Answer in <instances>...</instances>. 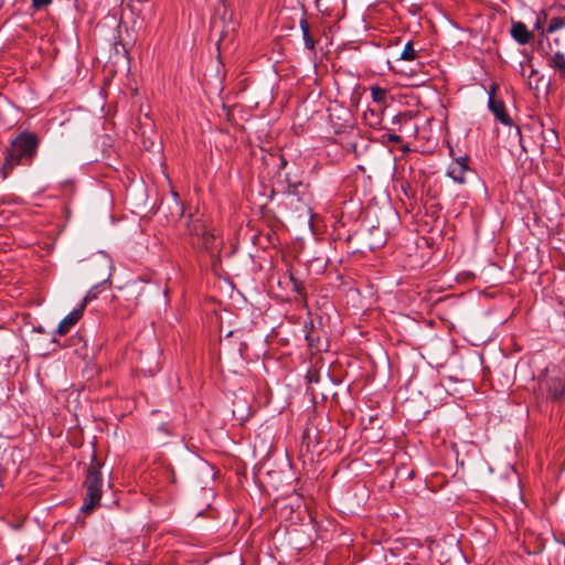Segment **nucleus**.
Masks as SVG:
<instances>
[{
  "instance_id": "f257e3e1",
  "label": "nucleus",
  "mask_w": 565,
  "mask_h": 565,
  "mask_svg": "<svg viewBox=\"0 0 565 565\" xmlns=\"http://www.w3.org/2000/svg\"><path fill=\"white\" fill-rule=\"evenodd\" d=\"M39 143L40 140L34 134L20 132L6 150L4 169L13 170L18 166H31L38 153Z\"/></svg>"
},
{
  "instance_id": "f03ea898",
  "label": "nucleus",
  "mask_w": 565,
  "mask_h": 565,
  "mask_svg": "<svg viewBox=\"0 0 565 565\" xmlns=\"http://www.w3.org/2000/svg\"><path fill=\"white\" fill-rule=\"evenodd\" d=\"M103 462L98 459L96 451L93 452L90 462L86 468V478L83 487L86 490L84 502L81 511L89 514L94 509L99 505L103 494V477L100 469Z\"/></svg>"
},
{
  "instance_id": "7ed1b4c3",
  "label": "nucleus",
  "mask_w": 565,
  "mask_h": 565,
  "mask_svg": "<svg viewBox=\"0 0 565 565\" xmlns=\"http://www.w3.org/2000/svg\"><path fill=\"white\" fill-rule=\"evenodd\" d=\"M540 392L547 401L561 404L565 401V380L561 376H546L539 383Z\"/></svg>"
},
{
  "instance_id": "20e7f679",
  "label": "nucleus",
  "mask_w": 565,
  "mask_h": 565,
  "mask_svg": "<svg viewBox=\"0 0 565 565\" xmlns=\"http://www.w3.org/2000/svg\"><path fill=\"white\" fill-rule=\"evenodd\" d=\"M188 233L193 236H198V244H200L206 250L217 249L220 242L214 233H212L206 226L199 220L192 221L188 225Z\"/></svg>"
},
{
  "instance_id": "39448f33",
  "label": "nucleus",
  "mask_w": 565,
  "mask_h": 565,
  "mask_svg": "<svg viewBox=\"0 0 565 565\" xmlns=\"http://www.w3.org/2000/svg\"><path fill=\"white\" fill-rule=\"evenodd\" d=\"M468 160L469 158L467 156L458 157L455 160H452L447 168V177H449L459 184H465L466 175L467 173L470 172Z\"/></svg>"
},
{
  "instance_id": "423d86ee",
  "label": "nucleus",
  "mask_w": 565,
  "mask_h": 565,
  "mask_svg": "<svg viewBox=\"0 0 565 565\" xmlns=\"http://www.w3.org/2000/svg\"><path fill=\"white\" fill-rule=\"evenodd\" d=\"M85 308L86 301H82L74 310H72L60 321L55 333L60 337L66 335L70 330L82 319Z\"/></svg>"
},
{
  "instance_id": "0eeeda50",
  "label": "nucleus",
  "mask_w": 565,
  "mask_h": 565,
  "mask_svg": "<svg viewBox=\"0 0 565 565\" xmlns=\"http://www.w3.org/2000/svg\"><path fill=\"white\" fill-rule=\"evenodd\" d=\"M90 264L92 266L98 267L102 270V275L98 277L99 282H109L111 259L103 252H99L93 256Z\"/></svg>"
},
{
  "instance_id": "6e6552de",
  "label": "nucleus",
  "mask_w": 565,
  "mask_h": 565,
  "mask_svg": "<svg viewBox=\"0 0 565 565\" xmlns=\"http://www.w3.org/2000/svg\"><path fill=\"white\" fill-rule=\"evenodd\" d=\"M488 106L498 120H500L505 126L511 125V118L505 111L504 104L501 100L494 99L492 94L489 96Z\"/></svg>"
},
{
  "instance_id": "1a4fd4ad",
  "label": "nucleus",
  "mask_w": 565,
  "mask_h": 565,
  "mask_svg": "<svg viewBox=\"0 0 565 565\" xmlns=\"http://www.w3.org/2000/svg\"><path fill=\"white\" fill-rule=\"evenodd\" d=\"M548 66L563 81H565V53L556 51L547 58Z\"/></svg>"
},
{
  "instance_id": "9d476101",
  "label": "nucleus",
  "mask_w": 565,
  "mask_h": 565,
  "mask_svg": "<svg viewBox=\"0 0 565 565\" xmlns=\"http://www.w3.org/2000/svg\"><path fill=\"white\" fill-rule=\"evenodd\" d=\"M511 36L519 44H527L532 38V33L527 30L526 25L522 22H514L511 26Z\"/></svg>"
},
{
  "instance_id": "9b49d317",
  "label": "nucleus",
  "mask_w": 565,
  "mask_h": 565,
  "mask_svg": "<svg viewBox=\"0 0 565 565\" xmlns=\"http://www.w3.org/2000/svg\"><path fill=\"white\" fill-rule=\"evenodd\" d=\"M131 9L138 12L142 20H148L152 17L153 4L150 1L136 0V2L131 4Z\"/></svg>"
},
{
  "instance_id": "f8f14e48",
  "label": "nucleus",
  "mask_w": 565,
  "mask_h": 565,
  "mask_svg": "<svg viewBox=\"0 0 565 565\" xmlns=\"http://www.w3.org/2000/svg\"><path fill=\"white\" fill-rule=\"evenodd\" d=\"M386 94H387L386 89H384L382 87H379V86L371 87V95H372V99L374 103L384 104L386 100Z\"/></svg>"
},
{
  "instance_id": "ddd939ff",
  "label": "nucleus",
  "mask_w": 565,
  "mask_h": 565,
  "mask_svg": "<svg viewBox=\"0 0 565 565\" xmlns=\"http://www.w3.org/2000/svg\"><path fill=\"white\" fill-rule=\"evenodd\" d=\"M416 58V51L412 44V42H407L404 46V50L402 51L399 55V60L404 61H413Z\"/></svg>"
},
{
  "instance_id": "4468645a",
  "label": "nucleus",
  "mask_w": 565,
  "mask_h": 565,
  "mask_svg": "<svg viewBox=\"0 0 565 565\" xmlns=\"http://www.w3.org/2000/svg\"><path fill=\"white\" fill-rule=\"evenodd\" d=\"M564 26H565V19H563V18H553L550 21V23H548L546 32L547 33H554V32L558 31L559 29H562Z\"/></svg>"
},
{
  "instance_id": "2eb2a0df",
  "label": "nucleus",
  "mask_w": 565,
  "mask_h": 565,
  "mask_svg": "<svg viewBox=\"0 0 565 565\" xmlns=\"http://www.w3.org/2000/svg\"><path fill=\"white\" fill-rule=\"evenodd\" d=\"M306 340L308 342V345L310 348H318V344H316V338H315V334H313V330L311 329L310 331L307 332L306 334Z\"/></svg>"
},
{
  "instance_id": "dca6fc26",
  "label": "nucleus",
  "mask_w": 565,
  "mask_h": 565,
  "mask_svg": "<svg viewBox=\"0 0 565 565\" xmlns=\"http://www.w3.org/2000/svg\"><path fill=\"white\" fill-rule=\"evenodd\" d=\"M52 0H32V6L35 10L47 7Z\"/></svg>"
},
{
  "instance_id": "f3484780",
  "label": "nucleus",
  "mask_w": 565,
  "mask_h": 565,
  "mask_svg": "<svg viewBox=\"0 0 565 565\" xmlns=\"http://www.w3.org/2000/svg\"><path fill=\"white\" fill-rule=\"evenodd\" d=\"M302 38H303V42H305V46L309 50H312L315 47V41L310 36L309 33L307 34H302Z\"/></svg>"
},
{
  "instance_id": "a211bd4d",
  "label": "nucleus",
  "mask_w": 565,
  "mask_h": 565,
  "mask_svg": "<svg viewBox=\"0 0 565 565\" xmlns=\"http://www.w3.org/2000/svg\"><path fill=\"white\" fill-rule=\"evenodd\" d=\"M95 288H96V286H95V287H93V288H92V289L86 294V296L83 298V300H82V301H86V305H87L92 299L96 298V295H97V294L95 292Z\"/></svg>"
},
{
  "instance_id": "6ab92c4d",
  "label": "nucleus",
  "mask_w": 565,
  "mask_h": 565,
  "mask_svg": "<svg viewBox=\"0 0 565 565\" xmlns=\"http://www.w3.org/2000/svg\"><path fill=\"white\" fill-rule=\"evenodd\" d=\"M300 29L302 31V34L309 33V24L306 19L300 20Z\"/></svg>"
},
{
  "instance_id": "aec40b11",
  "label": "nucleus",
  "mask_w": 565,
  "mask_h": 565,
  "mask_svg": "<svg viewBox=\"0 0 565 565\" xmlns=\"http://www.w3.org/2000/svg\"><path fill=\"white\" fill-rule=\"evenodd\" d=\"M291 288H292V291L295 294H302L305 291V285H298V284H295V285H291Z\"/></svg>"
},
{
  "instance_id": "412c9836",
  "label": "nucleus",
  "mask_w": 565,
  "mask_h": 565,
  "mask_svg": "<svg viewBox=\"0 0 565 565\" xmlns=\"http://www.w3.org/2000/svg\"><path fill=\"white\" fill-rule=\"evenodd\" d=\"M493 287H498V285H492V286L488 287L487 289H484V290H482V291H480V292H481V294H483V295H484V296H487V297H493V296H494V294H495L494 291H492V292H488V289H491V288H493Z\"/></svg>"
},
{
  "instance_id": "4be33fe9",
  "label": "nucleus",
  "mask_w": 565,
  "mask_h": 565,
  "mask_svg": "<svg viewBox=\"0 0 565 565\" xmlns=\"http://www.w3.org/2000/svg\"><path fill=\"white\" fill-rule=\"evenodd\" d=\"M388 140H390L391 142L397 143V142H399V141H401V136H398V135H390V136H388Z\"/></svg>"
},
{
  "instance_id": "5701e85b",
  "label": "nucleus",
  "mask_w": 565,
  "mask_h": 565,
  "mask_svg": "<svg viewBox=\"0 0 565 565\" xmlns=\"http://www.w3.org/2000/svg\"><path fill=\"white\" fill-rule=\"evenodd\" d=\"M160 472H161V475H164L167 477H169L171 475V471L169 469H166V468L161 469Z\"/></svg>"
},
{
  "instance_id": "b1692460",
  "label": "nucleus",
  "mask_w": 565,
  "mask_h": 565,
  "mask_svg": "<svg viewBox=\"0 0 565 565\" xmlns=\"http://www.w3.org/2000/svg\"><path fill=\"white\" fill-rule=\"evenodd\" d=\"M277 297H279L281 300H286V301H289V300H290V298H289V297H281V296H279V295H277Z\"/></svg>"
},
{
  "instance_id": "393cba45",
  "label": "nucleus",
  "mask_w": 565,
  "mask_h": 565,
  "mask_svg": "<svg viewBox=\"0 0 565 565\" xmlns=\"http://www.w3.org/2000/svg\"><path fill=\"white\" fill-rule=\"evenodd\" d=\"M269 289L267 290L268 294H274V290H273V285H269Z\"/></svg>"
},
{
  "instance_id": "a878e982",
  "label": "nucleus",
  "mask_w": 565,
  "mask_h": 565,
  "mask_svg": "<svg viewBox=\"0 0 565 565\" xmlns=\"http://www.w3.org/2000/svg\"><path fill=\"white\" fill-rule=\"evenodd\" d=\"M163 292H164V295L167 296V295H168V292H169V290L166 288Z\"/></svg>"
}]
</instances>
